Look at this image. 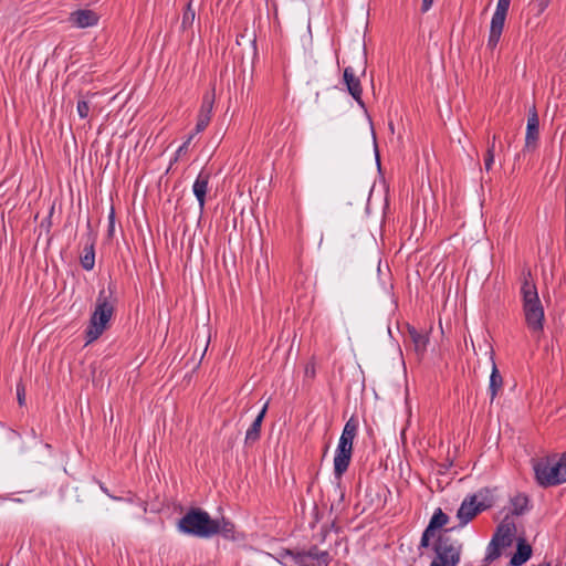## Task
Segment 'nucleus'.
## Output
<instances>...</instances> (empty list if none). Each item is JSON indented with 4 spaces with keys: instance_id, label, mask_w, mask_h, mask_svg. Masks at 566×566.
Instances as JSON below:
<instances>
[{
    "instance_id": "obj_1",
    "label": "nucleus",
    "mask_w": 566,
    "mask_h": 566,
    "mask_svg": "<svg viewBox=\"0 0 566 566\" xmlns=\"http://www.w3.org/2000/svg\"><path fill=\"white\" fill-rule=\"evenodd\" d=\"M520 290L525 323L534 337H539L544 331V307L538 296L537 286L532 277L531 270L522 273Z\"/></svg>"
},
{
    "instance_id": "obj_32",
    "label": "nucleus",
    "mask_w": 566,
    "mask_h": 566,
    "mask_svg": "<svg viewBox=\"0 0 566 566\" xmlns=\"http://www.w3.org/2000/svg\"><path fill=\"white\" fill-rule=\"evenodd\" d=\"M193 138V134H190L189 137L187 138V140L181 145L179 146V148L177 149L176 151V157H175V161L178 160V158L182 155V154H186L188 151V147L191 143Z\"/></svg>"
},
{
    "instance_id": "obj_13",
    "label": "nucleus",
    "mask_w": 566,
    "mask_h": 566,
    "mask_svg": "<svg viewBox=\"0 0 566 566\" xmlns=\"http://www.w3.org/2000/svg\"><path fill=\"white\" fill-rule=\"evenodd\" d=\"M539 136V119L535 107L530 111L525 135V148L534 149Z\"/></svg>"
},
{
    "instance_id": "obj_15",
    "label": "nucleus",
    "mask_w": 566,
    "mask_h": 566,
    "mask_svg": "<svg viewBox=\"0 0 566 566\" xmlns=\"http://www.w3.org/2000/svg\"><path fill=\"white\" fill-rule=\"evenodd\" d=\"M88 232L86 234V242L83 250V255H81V265L84 270L91 271L95 265V238L91 232V223L87 222Z\"/></svg>"
},
{
    "instance_id": "obj_4",
    "label": "nucleus",
    "mask_w": 566,
    "mask_h": 566,
    "mask_svg": "<svg viewBox=\"0 0 566 566\" xmlns=\"http://www.w3.org/2000/svg\"><path fill=\"white\" fill-rule=\"evenodd\" d=\"M454 527L444 528L432 543L434 557L430 566H458L461 560L463 543L454 538L451 532Z\"/></svg>"
},
{
    "instance_id": "obj_17",
    "label": "nucleus",
    "mask_w": 566,
    "mask_h": 566,
    "mask_svg": "<svg viewBox=\"0 0 566 566\" xmlns=\"http://www.w3.org/2000/svg\"><path fill=\"white\" fill-rule=\"evenodd\" d=\"M269 408V400L264 403L251 426L245 432L244 443L247 446L255 443L260 439L261 426Z\"/></svg>"
},
{
    "instance_id": "obj_20",
    "label": "nucleus",
    "mask_w": 566,
    "mask_h": 566,
    "mask_svg": "<svg viewBox=\"0 0 566 566\" xmlns=\"http://www.w3.org/2000/svg\"><path fill=\"white\" fill-rule=\"evenodd\" d=\"M214 520V525H216V535L217 534H220L222 535V537H224L226 539H235V536H234V524L224 518V517H221V518H213Z\"/></svg>"
},
{
    "instance_id": "obj_34",
    "label": "nucleus",
    "mask_w": 566,
    "mask_h": 566,
    "mask_svg": "<svg viewBox=\"0 0 566 566\" xmlns=\"http://www.w3.org/2000/svg\"><path fill=\"white\" fill-rule=\"evenodd\" d=\"M432 2L433 0H422V3H421V11L424 13L427 11L430 10V8L432 7Z\"/></svg>"
},
{
    "instance_id": "obj_10",
    "label": "nucleus",
    "mask_w": 566,
    "mask_h": 566,
    "mask_svg": "<svg viewBox=\"0 0 566 566\" xmlns=\"http://www.w3.org/2000/svg\"><path fill=\"white\" fill-rule=\"evenodd\" d=\"M343 82L347 87V92L350 96L357 102V104L365 108V103L361 98L363 87L358 76H356L355 71L352 66H347L343 72Z\"/></svg>"
},
{
    "instance_id": "obj_21",
    "label": "nucleus",
    "mask_w": 566,
    "mask_h": 566,
    "mask_svg": "<svg viewBox=\"0 0 566 566\" xmlns=\"http://www.w3.org/2000/svg\"><path fill=\"white\" fill-rule=\"evenodd\" d=\"M502 386H503V378H502L495 363L493 361L492 373L490 376V384H489V394H490L491 401H493L495 399L497 392L502 389Z\"/></svg>"
},
{
    "instance_id": "obj_7",
    "label": "nucleus",
    "mask_w": 566,
    "mask_h": 566,
    "mask_svg": "<svg viewBox=\"0 0 566 566\" xmlns=\"http://www.w3.org/2000/svg\"><path fill=\"white\" fill-rule=\"evenodd\" d=\"M511 0H497L496 9L492 15L488 48L494 50L500 42Z\"/></svg>"
},
{
    "instance_id": "obj_3",
    "label": "nucleus",
    "mask_w": 566,
    "mask_h": 566,
    "mask_svg": "<svg viewBox=\"0 0 566 566\" xmlns=\"http://www.w3.org/2000/svg\"><path fill=\"white\" fill-rule=\"evenodd\" d=\"M115 304L116 298L111 290L108 292L99 291L90 324L85 329L86 344L95 342L104 333L114 314Z\"/></svg>"
},
{
    "instance_id": "obj_27",
    "label": "nucleus",
    "mask_w": 566,
    "mask_h": 566,
    "mask_svg": "<svg viewBox=\"0 0 566 566\" xmlns=\"http://www.w3.org/2000/svg\"><path fill=\"white\" fill-rule=\"evenodd\" d=\"M195 18H196V12L195 10L192 9V4H191V1L188 2L185 11H184V14H182V20H181V27L182 29H188L192 25L193 21H195Z\"/></svg>"
},
{
    "instance_id": "obj_8",
    "label": "nucleus",
    "mask_w": 566,
    "mask_h": 566,
    "mask_svg": "<svg viewBox=\"0 0 566 566\" xmlns=\"http://www.w3.org/2000/svg\"><path fill=\"white\" fill-rule=\"evenodd\" d=\"M448 523L449 516L441 509H437L421 535L419 549L428 548L431 539L436 536V531L444 527Z\"/></svg>"
},
{
    "instance_id": "obj_5",
    "label": "nucleus",
    "mask_w": 566,
    "mask_h": 566,
    "mask_svg": "<svg viewBox=\"0 0 566 566\" xmlns=\"http://www.w3.org/2000/svg\"><path fill=\"white\" fill-rule=\"evenodd\" d=\"M178 531L199 538H210L216 535L214 520L203 510L191 509L179 521Z\"/></svg>"
},
{
    "instance_id": "obj_33",
    "label": "nucleus",
    "mask_w": 566,
    "mask_h": 566,
    "mask_svg": "<svg viewBox=\"0 0 566 566\" xmlns=\"http://www.w3.org/2000/svg\"><path fill=\"white\" fill-rule=\"evenodd\" d=\"M276 560L282 565V566H295V559L294 558H287L285 560H282L281 559V556H276Z\"/></svg>"
},
{
    "instance_id": "obj_26",
    "label": "nucleus",
    "mask_w": 566,
    "mask_h": 566,
    "mask_svg": "<svg viewBox=\"0 0 566 566\" xmlns=\"http://www.w3.org/2000/svg\"><path fill=\"white\" fill-rule=\"evenodd\" d=\"M279 556H281L282 560H285L287 558H294L295 566H302V551L282 548L279 551Z\"/></svg>"
},
{
    "instance_id": "obj_6",
    "label": "nucleus",
    "mask_w": 566,
    "mask_h": 566,
    "mask_svg": "<svg viewBox=\"0 0 566 566\" xmlns=\"http://www.w3.org/2000/svg\"><path fill=\"white\" fill-rule=\"evenodd\" d=\"M492 505L493 500L489 490H481L475 494L465 496L457 512L459 527L465 526L478 514L492 507Z\"/></svg>"
},
{
    "instance_id": "obj_18",
    "label": "nucleus",
    "mask_w": 566,
    "mask_h": 566,
    "mask_svg": "<svg viewBox=\"0 0 566 566\" xmlns=\"http://www.w3.org/2000/svg\"><path fill=\"white\" fill-rule=\"evenodd\" d=\"M531 556H532L531 545L524 538H518L517 545H516V552L511 557L510 565L511 566H522L531 558Z\"/></svg>"
},
{
    "instance_id": "obj_14",
    "label": "nucleus",
    "mask_w": 566,
    "mask_h": 566,
    "mask_svg": "<svg viewBox=\"0 0 566 566\" xmlns=\"http://www.w3.org/2000/svg\"><path fill=\"white\" fill-rule=\"evenodd\" d=\"M515 533V523L509 516H505L502 520V522L497 525L492 538H497L500 545H504L505 547H507L512 544Z\"/></svg>"
},
{
    "instance_id": "obj_31",
    "label": "nucleus",
    "mask_w": 566,
    "mask_h": 566,
    "mask_svg": "<svg viewBox=\"0 0 566 566\" xmlns=\"http://www.w3.org/2000/svg\"><path fill=\"white\" fill-rule=\"evenodd\" d=\"M17 399L19 406L22 407L25 405V386L22 381L17 384Z\"/></svg>"
},
{
    "instance_id": "obj_30",
    "label": "nucleus",
    "mask_w": 566,
    "mask_h": 566,
    "mask_svg": "<svg viewBox=\"0 0 566 566\" xmlns=\"http://www.w3.org/2000/svg\"><path fill=\"white\" fill-rule=\"evenodd\" d=\"M493 163H494V143L492 144V146H490L488 148V151H486V155L484 158V167L488 171L492 168Z\"/></svg>"
},
{
    "instance_id": "obj_12",
    "label": "nucleus",
    "mask_w": 566,
    "mask_h": 566,
    "mask_svg": "<svg viewBox=\"0 0 566 566\" xmlns=\"http://www.w3.org/2000/svg\"><path fill=\"white\" fill-rule=\"evenodd\" d=\"M98 14L90 9H78L70 13L69 22L76 28L85 29L98 23Z\"/></svg>"
},
{
    "instance_id": "obj_24",
    "label": "nucleus",
    "mask_w": 566,
    "mask_h": 566,
    "mask_svg": "<svg viewBox=\"0 0 566 566\" xmlns=\"http://www.w3.org/2000/svg\"><path fill=\"white\" fill-rule=\"evenodd\" d=\"M213 105H214V88H212L210 92H207L203 94L199 113L211 116Z\"/></svg>"
},
{
    "instance_id": "obj_9",
    "label": "nucleus",
    "mask_w": 566,
    "mask_h": 566,
    "mask_svg": "<svg viewBox=\"0 0 566 566\" xmlns=\"http://www.w3.org/2000/svg\"><path fill=\"white\" fill-rule=\"evenodd\" d=\"M353 453V446H348V443H343L338 441V446L336 448L335 457H334V475L337 479H340L343 474L347 471Z\"/></svg>"
},
{
    "instance_id": "obj_36",
    "label": "nucleus",
    "mask_w": 566,
    "mask_h": 566,
    "mask_svg": "<svg viewBox=\"0 0 566 566\" xmlns=\"http://www.w3.org/2000/svg\"><path fill=\"white\" fill-rule=\"evenodd\" d=\"M539 2V6L546 7L549 2V0H537Z\"/></svg>"
},
{
    "instance_id": "obj_29",
    "label": "nucleus",
    "mask_w": 566,
    "mask_h": 566,
    "mask_svg": "<svg viewBox=\"0 0 566 566\" xmlns=\"http://www.w3.org/2000/svg\"><path fill=\"white\" fill-rule=\"evenodd\" d=\"M90 103L86 102V101H78L77 102V106H76V111H77V114L78 116L82 118V119H85L88 117V114H90Z\"/></svg>"
},
{
    "instance_id": "obj_19",
    "label": "nucleus",
    "mask_w": 566,
    "mask_h": 566,
    "mask_svg": "<svg viewBox=\"0 0 566 566\" xmlns=\"http://www.w3.org/2000/svg\"><path fill=\"white\" fill-rule=\"evenodd\" d=\"M408 336L410 342L413 345V349L418 355H423L427 350V345L429 343L428 334L424 332L418 331L413 326H408Z\"/></svg>"
},
{
    "instance_id": "obj_16",
    "label": "nucleus",
    "mask_w": 566,
    "mask_h": 566,
    "mask_svg": "<svg viewBox=\"0 0 566 566\" xmlns=\"http://www.w3.org/2000/svg\"><path fill=\"white\" fill-rule=\"evenodd\" d=\"M210 177H211L210 172L201 170L192 185V191H193L195 197L198 200L200 210L203 209L205 203H206V195L208 191V185L210 181Z\"/></svg>"
},
{
    "instance_id": "obj_28",
    "label": "nucleus",
    "mask_w": 566,
    "mask_h": 566,
    "mask_svg": "<svg viewBox=\"0 0 566 566\" xmlns=\"http://www.w3.org/2000/svg\"><path fill=\"white\" fill-rule=\"evenodd\" d=\"M210 120H211V116L198 113L197 124H196V127H195V132L192 133L193 136L196 134H199V133L203 132L208 127Z\"/></svg>"
},
{
    "instance_id": "obj_11",
    "label": "nucleus",
    "mask_w": 566,
    "mask_h": 566,
    "mask_svg": "<svg viewBox=\"0 0 566 566\" xmlns=\"http://www.w3.org/2000/svg\"><path fill=\"white\" fill-rule=\"evenodd\" d=\"M331 560L329 553L319 549L316 545L302 551V566H328Z\"/></svg>"
},
{
    "instance_id": "obj_25",
    "label": "nucleus",
    "mask_w": 566,
    "mask_h": 566,
    "mask_svg": "<svg viewBox=\"0 0 566 566\" xmlns=\"http://www.w3.org/2000/svg\"><path fill=\"white\" fill-rule=\"evenodd\" d=\"M504 545H500L497 538H492L486 547L485 559L494 560L501 556V551L504 548Z\"/></svg>"
},
{
    "instance_id": "obj_23",
    "label": "nucleus",
    "mask_w": 566,
    "mask_h": 566,
    "mask_svg": "<svg viewBox=\"0 0 566 566\" xmlns=\"http://www.w3.org/2000/svg\"><path fill=\"white\" fill-rule=\"evenodd\" d=\"M358 422L353 417L347 420L344 426L343 432L339 438V442L348 443V446H353V441L357 434Z\"/></svg>"
},
{
    "instance_id": "obj_2",
    "label": "nucleus",
    "mask_w": 566,
    "mask_h": 566,
    "mask_svg": "<svg viewBox=\"0 0 566 566\" xmlns=\"http://www.w3.org/2000/svg\"><path fill=\"white\" fill-rule=\"evenodd\" d=\"M535 481L542 488L566 483V452L532 459Z\"/></svg>"
},
{
    "instance_id": "obj_35",
    "label": "nucleus",
    "mask_w": 566,
    "mask_h": 566,
    "mask_svg": "<svg viewBox=\"0 0 566 566\" xmlns=\"http://www.w3.org/2000/svg\"><path fill=\"white\" fill-rule=\"evenodd\" d=\"M101 489H102V490H103V492H104V493H106L109 497H112V499H114V500H119L118 497L112 496V495L108 493V491H107V489H106V488L101 486Z\"/></svg>"
},
{
    "instance_id": "obj_22",
    "label": "nucleus",
    "mask_w": 566,
    "mask_h": 566,
    "mask_svg": "<svg viewBox=\"0 0 566 566\" xmlns=\"http://www.w3.org/2000/svg\"><path fill=\"white\" fill-rule=\"evenodd\" d=\"M512 515H523L530 510V500L525 494L518 493L511 499Z\"/></svg>"
}]
</instances>
